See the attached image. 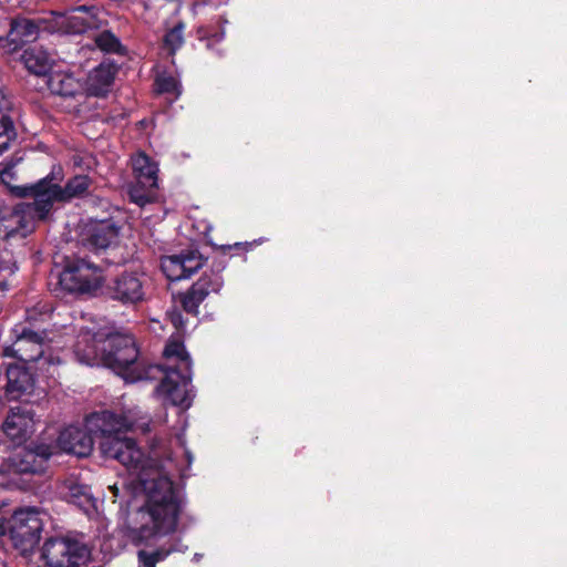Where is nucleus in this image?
I'll list each match as a JSON object with an SVG mask.
<instances>
[{
	"mask_svg": "<svg viewBox=\"0 0 567 567\" xmlns=\"http://www.w3.org/2000/svg\"><path fill=\"white\" fill-rule=\"evenodd\" d=\"M86 431L69 426L58 437V446L66 453L76 456H87L93 450L94 437H99V447L103 456L118 461L130 473L131 485H141L142 478H152L161 474L151 461L145 458L136 442L126 436L132 430L146 433L150 430L146 416H141L136 408L116 414L111 411H102L91 414L85 422Z\"/></svg>",
	"mask_w": 567,
	"mask_h": 567,
	"instance_id": "obj_1",
	"label": "nucleus"
},
{
	"mask_svg": "<svg viewBox=\"0 0 567 567\" xmlns=\"http://www.w3.org/2000/svg\"><path fill=\"white\" fill-rule=\"evenodd\" d=\"M137 491L145 493L146 503L135 514L130 538L135 544L156 546L152 553L138 551L140 567H155L171 554L187 550L177 536L182 503L172 481L162 473L152 478L141 477V485L134 486V492Z\"/></svg>",
	"mask_w": 567,
	"mask_h": 567,
	"instance_id": "obj_2",
	"label": "nucleus"
},
{
	"mask_svg": "<svg viewBox=\"0 0 567 567\" xmlns=\"http://www.w3.org/2000/svg\"><path fill=\"white\" fill-rule=\"evenodd\" d=\"M74 354L83 364L104 365L113 370L125 382L154 379L161 371L158 365H146L138 359L135 340L130 334L81 328Z\"/></svg>",
	"mask_w": 567,
	"mask_h": 567,
	"instance_id": "obj_3",
	"label": "nucleus"
},
{
	"mask_svg": "<svg viewBox=\"0 0 567 567\" xmlns=\"http://www.w3.org/2000/svg\"><path fill=\"white\" fill-rule=\"evenodd\" d=\"M23 195L32 197L33 202L21 204L12 213L0 218V239H7L18 233L24 235L32 228L34 220H42L48 216L55 203H64L61 186L47 178L27 187Z\"/></svg>",
	"mask_w": 567,
	"mask_h": 567,
	"instance_id": "obj_4",
	"label": "nucleus"
},
{
	"mask_svg": "<svg viewBox=\"0 0 567 567\" xmlns=\"http://www.w3.org/2000/svg\"><path fill=\"white\" fill-rule=\"evenodd\" d=\"M164 358L167 361L165 377L156 391L173 405L188 409L194 396L190 385L192 361L179 336L168 340L164 349Z\"/></svg>",
	"mask_w": 567,
	"mask_h": 567,
	"instance_id": "obj_5",
	"label": "nucleus"
},
{
	"mask_svg": "<svg viewBox=\"0 0 567 567\" xmlns=\"http://www.w3.org/2000/svg\"><path fill=\"white\" fill-rule=\"evenodd\" d=\"M48 350L49 347L44 344L42 336L34 331L22 329L17 334L13 344L3 348V355L18 358L21 364L34 362L38 364V369L49 372V367L59 364L61 359L53 357Z\"/></svg>",
	"mask_w": 567,
	"mask_h": 567,
	"instance_id": "obj_6",
	"label": "nucleus"
},
{
	"mask_svg": "<svg viewBox=\"0 0 567 567\" xmlns=\"http://www.w3.org/2000/svg\"><path fill=\"white\" fill-rule=\"evenodd\" d=\"M90 556L85 544L69 537L50 538L42 547V558L50 567H81Z\"/></svg>",
	"mask_w": 567,
	"mask_h": 567,
	"instance_id": "obj_7",
	"label": "nucleus"
},
{
	"mask_svg": "<svg viewBox=\"0 0 567 567\" xmlns=\"http://www.w3.org/2000/svg\"><path fill=\"white\" fill-rule=\"evenodd\" d=\"M102 281L101 268L85 259L68 261L59 275V285L68 292H91L101 287Z\"/></svg>",
	"mask_w": 567,
	"mask_h": 567,
	"instance_id": "obj_8",
	"label": "nucleus"
},
{
	"mask_svg": "<svg viewBox=\"0 0 567 567\" xmlns=\"http://www.w3.org/2000/svg\"><path fill=\"white\" fill-rule=\"evenodd\" d=\"M42 528L41 512L35 507L14 511L9 522L10 538L22 551L31 549L38 543Z\"/></svg>",
	"mask_w": 567,
	"mask_h": 567,
	"instance_id": "obj_9",
	"label": "nucleus"
},
{
	"mask_svg": "<svg viewBox=\"0 0 567 567\" xmlns=\"http://www.w3.org/2000/svg\"><path fill=\"white\" fill-rule=\"evenodd\" d=\"M132 166L136 184L130 188L128 194L132 202L144 206L153 200L158 187V166L144 153L132 158Z\"/></svg>",
	"mask_w": 567,
	"mask_h": 567,
	"instance_id": "obj_10",
	"label": "nucleus"
},
{
	"mask_svg": "<svg viewBox=\"0 0 567 567\" xmlns=\"http://www.w3.org/2000/svg\"><path fill=\"white\" fill-rule=\"evenodd\" d=\"M53 454L51 445H39L35 450H17L7 462L0 466V473L8 475L16 483L13 476L18 474H34L44 470V464Z\"/></svg>",
	"mask_w": 567,
	"mask_h": 567,
	"instance_id": "obj_11",
	"label": "nucleus"
},
{
	"mask_svg": "<svg viewBox=\"0 0 567 567\" xmlns=\"http://www.w3.org/2000/svg\"><path fill=\"white\" fill-rule=\"evenodd\" d=\"M147 278L138 270L123 271L107 285V295L111 299L123 305H136L145 299Z\"/></svg>",
	"mask_w": 567,
	"mask_h": 567,
	"instance_id": "obj_12",
	"label": "nucleus"
},
{
	"mask_svg": "<svg viewBox=\"0 0 567 567\" xmlns=\"http://www.w3.org/2000/svg\"><path fill=\"white\" fill-rule=\"evenodd\" d=\"M105 19L102 11L95 7H76L59 13L56 17V25L65 33L80 34L90 30H97L103 27Z\"/></svg>",
	"mask_w": 567,
	"mask_h": 567,
	"instance_id": "obj_13",
	"label": "nucleus"
},
{
	"mask_svg": "<svg viewBox=\"0 0 567 567\" xmlns=\"http://www.w3.org/2000/svg\"><path fill=\"white\" fill-rule=\"evenodd\" d=\"M8 28L6 35L0 34V47L7 52H14L22 44L35 40L40 30L32 20L25 18L10 20L0 9V32H6Z\"/></svg>",
	"mask_w": 567,
	"mask_h": 567,
	"instance_id": "obj_14",
	"label": "nucleus"
},
{
	"mask_svg": "<svg viewBox=\"0 0 567 567\" xmlns=\"http://www.w3.org/2000/svg\"><path fill=\"white\" fill-rule=\"evenodd\" d=\"M39 419L34 412L25 406L10 409L6 416L2 430L7 437L16 444L28 441L35 432Z\"/></svg>",
	"mask_w": 567,
	"mask_h": 567,
	"instance_id": "obj_15",
	"label": "nucleus"
},
{
	"mask_svg": "<svg viewBox=\"0 0 567 567\" xmlns=\"http://www.w3.org/2000/svg\"><path fill=\"white\" fill-rule=\"evenodd\" d=\"M223 284L224 281L219 272H205L186 293L181 296L179 302L183 309L188 313L196 315L198 306L208 295L217 293Z\"/></svg>",
	"mask_w": 567,
	"mask_h": 567,
	"instance_id": "obj_16",
	"label": "nucleus"
},
{
	"mask_svg": "<svg viewBox=\"0 0 567 567\" xmlns=\"http://www.w3.org/2000/svg\"><path fill=\"white\" fill-rule=\"evenodd\" d=\"M202 266L203 261L200 256L194 251L165 256L161 260V268L171 281L188 278Z\"/></svg>",
	"mask_w": 567,
	"mask_h": 567,
	"instance_id": "obj_17",
	"label": "nucleus"
},
{
	"mask_svg": "<svg viewBox=\"0 0 567 567\" xmlns=\"http://www.w3.org/2000/svg\"><path fill=\"white\" fill-rule=\"evenodd\" d=\"M7 394L12 400H19L23 395L31 394L34 380L28 368L21 363L9 364L7 368Z\"/></svg>",
	"mask_w": 567,
	"mask_h": 567,
	"instance_id": "obj_18",
	"label": "nucleus"
},
{
	"mask_svg": "<svg viewBox=\"0 0 567 567\" xmlns=\"http://www.w3.org/2000/svg\"><path fill=\"white\" fill-rule=\"evenodd\" d=\"M117 69L115 64L103 62L93 69L84 85L85 93L93 96H103L111 91Z\"/></svg>",
	"mask_w": 567,
	"mask_h": 567,
	"instance_id": "obj_19",
	"label": "nucleus"
},
{
	"mask_svg": "<svg viewBox=\"0 0 567 567\" xmlns=\"http://www.w3.org/2000/svg\"><path fill=\"white\" fill-rule=\"evenodd\" d=\"M47 84L53 94L62 96H74L84 90L81 80L68 71L52 72L48 78Z\"/></svg>",
	"mask_w": 567,
	"mask_h": 567,
	"instance_id": "obj_20",
	"label": "nucleus"
},
{
	"mask_svg": "<svg viewBox=\"0 0 567 567\" xmlns=\"http://www.w3.org/2000/svg\"><path fill=\"white\" fill-rule=\"evenodd\" d=\"M118 237V228L111 220H103L90 226L86 241L93 249H105Z\"/></svg>",
	"mask_w": 567,
	"mask_h": 567,
	"instance_id": "obj_21",
	"label": "nucleus"
},
{
	"mask_svg": "<svg viewBox=\"0 0 567 567\" xmlns=\"http://www.w3.org/2000/svg\"><path fill=\"white\" fill-rule=\"evenodd\" d=\"M21 60L25 68L37 75H45L52 63L51 55L42 48L37 47L27 49Z\"/></svg>",
	"mask_w": 567,
	"mask_h": 567,
	"instance_id": "obj_22",
	"label": "nucleus"
},
{
	"mask_svg": "<svg viewBox=\"0 0 567 567\" xmlns=\"http://www.w3.org/2000/svg\"><path fill=\"white\" fill-rule=\"evenodd\" d=\"M63 495L69 502L85 511L93 506L91 489L87 485L70 480L64 484Z\"/></svg>",
	"mask_w": 567,
	"mask_h": 567,
	"instance_id": "obj_23",
	"label": "nucleus"
},
{
	"mask_svg": "<svg viewBox=\"0 0 567 567\" xmlns=\"http://www.w3.org/2000/svg\"><path fill=\"white\" fill-rule=\"evenodd\" d=\"M91 179L86 175H76L69 179L64 187H61L62 200L64 203L80 198L89 193Z\"/></svg>",
	"mask_w": 567,
	"mask_h": 567,
	"instance_id": "obj_24",
	"label": "nucleus"
},
{
	"mask_svg": "<svg viewBox=\"0 0 567 567\" xmlns=\"http://www.w3.org/2000/svg\"><path fill=\"white\" fill-rule=\"evenodd\" d=\"M11 110V102L0 89V134L8 137V141H13L17 136L12 118L9 114Z\"/></svg>",
	"mask_w": 567,
	"mask_h": 567,
	"instance_id": "obj_25",
	"label": "nucleus"
},
{
	"mask_svg": "<svg viewBox=\"0 0 567 567\" xmlns=\"http://www.w3.org/2000/svg\"><path fill=\"white\" fill-rule=\"evenodd\" d=\"M94 42L101 51L106 53H120L122 51L120 40L107 30L95 34Z\"/></svg>",
	"mask_w": 567,
	"mask_h": 567,
	"instance_id": "obj_26",
	"label": "nucleus"
},
{
	"mask_svg": "<svg viewBox=\"0 0 567 567\" xmlns=\"http://www.w3.org/2000/svg\"><path fill=\"white\" fill-rule=\"evenodd\" d=\"M183 31L184 24L178 23L165 34L164 47L171 54H174L183 45Z\"/></svg>",
	"mask_w": 567,
	"mask_h": 567,
	"instance_id": "obj_27",
	"label": "nucleus"
},
{
	"mask_svg": "<svg viewBox=\"0 0 567 567\" xmlns=\"http://www.w3.org/2000/svg\"><path fill=\"white\" fill-rule=\"evenodd\" d=\"M156 85L159 92L163 93H175L179 95V82L172 75H158L156 79Z\"/></svg>",
	"mask_w": 567,
	"mask_h": 567,
	"instance_id": "obj_28",
	"label": "nucleus"
},
{
	"mask_svg": "<svg viewBox=\"0 0 567 567\" xmlns=\"http://www.w3.org/2000/svg\"><path fill=\"white\" fill-rule=\"evenodd\" d=\"M171 321L174 324L176 329H181L183 326L182 316L178 312H172L171 313Z\"/></svg>",
	"mask_w": 567,
	"mask_h": 567,
	"instance_id": "obj_29",
	"label": "nucleus"
},
{
	"mask_svg": "<svg viewBox=\"0 0 567 567\" xmlns=\"http://www.w3.org/2000/svg\"><path fill=\"white\" fill-rule=\"evenodd\" d=\"M11 144V141H8V137H3V135L0 134V155L6 152Z\"/></svg>",
	"mask_w": 567,
	"mask_h": 567,
	"instance_id": "obj_30",
	"label": "nucleus"
},
{
	"mask_svg": "<svg viewBox=\"0 0 567 567\" xmlns=\"http://www.w3.org/2000/svg\"><path fill=\"white\" fill-rule=\"evenodd\" d=\"M109 489L112 492V494H113V498H114V499H115L116 497H118V495H120V491H118V486H117V484L110 485V486H109Z\"/></svg>",
	"mask_w": 567,
	"mask_h": 567,
	"instance_id": "obj_31",
	"label": "nucleus"
},
{
	"mask_svg": "<svg viewBox=\"0 0 567 567\" xmlns=\"http://www.w3.org/2000/svg\"><path fill=\"white\" fill-rule=\"evenodd\" d=\"M9 530V526L6 525L3 520H0V535H3Z\"/></svg>",
	"mask_w": 567,
	"mask_h": 567,
	"instance_id": "obj_32",
	"label": "nucleus"
},
{
	"mask_svg": "<svg viewBox=\"0 0 567 567\" xmlns=\"http://www.w3.org/2000/svg\"><path fill=\"white\" fill-rule=\"evenodd\" d=\"M199 558H200V555L195 554L194 559H195L196 561H198V560H199Z\"/></svg>",
	"mask_w": 567,
	"mask_h": 567,
	"instance_id": "obj_33",
	"label": "nucleus"
}]
</instances>
